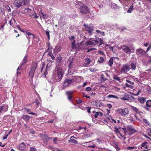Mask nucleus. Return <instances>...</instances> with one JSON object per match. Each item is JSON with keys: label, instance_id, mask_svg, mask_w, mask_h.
<instances>
[{"label": "nucleus", "instance_id": "obj_1", "mask_svg": "<svg viewBox=\"0 0 151 151\" xmlns=\"http://www.w3.org/2000/svg\"><path fill=\"white\" fill-rule=\"evenodd\" d=\"M122 129L124 131V135L126 134V133L127 132L129 134H132L136 132V130L131 125H129L127 126L126 127L122 128Z\"/></svg>", "mask_w": 151, "mask_h": 151}, {"label": "nucleus", "instance_id": "obj_2", "mask_svg": "<svg viewBox=\"0 0 151 151\" xmlns=\"http://www.w3.org/2000/svg\"><path fill=\"white\" fill-rule=\"evenodd\" d=\"M117 112L122 116H127L129 113V110L128 108L119 109L117 110Z\"/></svg>", "mask_w": 151, "mask_h": 151}, {"label": "nucleus", "instance_id": "obj_3", "mask_svg": "<svg viewBox=\"0 0 151 151\" xmlns=\"http://www.w3.org/2000/svg\"><path fill=\"white\" fill-rule=\"evenodd\" d=\"M55 69L57 72L58 78L60 79V81L61 79V78L63 76V71L62 68L59 66L56 67Z\"/></svg>", "mask_w": 151, "mask_h": 151}, {"label": "nucleus", "instance_id": "obj_4", "mask_svg": "<svg viewBox=\"0 0 151 151\" xmlns=\"http://www.w3.org/2000/svg\"><path fill=\"white\" fill-rule=\"evenodd\" d=\"M130 67L129 65L125 64L123 65L121 68V72L122 73H126L129 70Z\"/></svg>", "mask_w": 151, "mask_h": 151}, {"label": "nucleus", "instance_id": "obj_5", "mask_svg": "<svg viewBox=\"0 0 151 151\" xmlns=\"http://www.w3.org/2000/svg\"><path fill=\"white\" fill-rule=\"evenodd\" d=\"M79 10L81 13L84 14L88 13L89 11L88 8L83 4H82L80 6Z\"/></svg>", "mask_w": 151, "mask_h": 151}, {"label": "nucleus", "instance_id": "obj_6", "mask_svg": "<svg viewBox=\"0 0 151 151\" xmlns=\"http://www.w3.org/2000/svg\"><path fill=\"white\" fill-rule=\"evenodd\" d=\"M114 129L113 130V131L115 134H116L117 135L119 134H120V136L121 137L124 138V139H126V137L124 136V135H123L122 134L121 131H120V129H121V128L120 127L117 128L116 127H114Z\"/></svg>", "mask_w": 151, "mask_h": 151}, {"label": "nucleus", "instance_id": "obj_7", "mask_svg": "<svg viewBox=\"0 0 151 151\" xmlns=\"http://www.w3.org/2000/svg\"><path fill=\"white\" fill-rule=\"evenodd\" d=\"M95 140H93L88 142H86L83 143V144H85L86 146H88V147L94 148L96 146L94 142Z\"/></svg>", "mask_w": 151, "mask_h": 151}, {"label": "nucleus", "instance_id": "obj_8", "mask_svg": "<svg viewBox=\"0 0 151 151\" xmlns=\"http://www.w3.org/2000/svg\"><path fill=\"white\" fill-rule=\"evenodd\" d=\"M8 105H3L0 106V115L2 114L7 111L8 110Z\"/></svg>", "mask_w": 151, "mask_h": 151}, {"label": "nucleus", "instance_id": "obj_9", "mask_svg": "<svg viewBox=\"0 0 151 151\" xmlns=\"http://www.w3.org/2000/svg\"><path fill=\"white\" fill-rule=\"evenodd\" d=\"M14 6L17 8H19L23 6L21 0H15L13 3Z\"/></svg>", "mask_w": 151, "mask_h": 151}, {"label": "nucleus", "instance_id": "obj_10", "mask_svg": "<svg viewBox=\"0 0 151 151\" xmlns=\"http://www.w3.org/2000/svg\"><path fill=\"white\" fill-rule=\"evenodd\" d=\"M25 34L26 35V37L29 40H29L30 39H34L35 37L34 35L30 32L28 31L24 32Z\"/></svg>", "mask_w": 151, "mask_h": 151}, {"label": "nucleus", "instance_id": "obj_11", "mask_svg": "<svg viewBox=\"0 0 151 151\" xmlns=\"http://www.w3.org/2000/svg\"><path fill=\"white\" fill-rule=\"evenodd\" d=\"M122 49L123 51L127 54H129L131 52V50L130 47L126 45H123L122 46Z\"/></svg>", "mask_w": 151, "mask_h": 151}, {"label": "nucleus", "instance_id": "obj_12", "mask_svg": "<svg viewBox=\"0 0 151 151\" xmlns=\"http://www.w3.org/2000/svg\"><path fill=\"white\" fill-rule=\"evenodd\" d=\"M84 26L86 28V30L90 34H92L93 30V27L88 26L87 24H84Z\"/></svg>", "mask_w": 151, "mask_h": 151}, {"label": "nucleus", "instance_id": "obj_13", "mask_svg": "<svg viewBox=\"0 0 151 151\" xmlns=\"http://www.w3.org/2000/svg\"><path fill=\"white\" fill-rule=\"evenodd\" d=\"M91 104L97 107H100L103 106V104L100 101H94L91 102Z\"/></svg>", "mask_w": 151, "mask_h": 151}, {"label": "nucleus", "instance_id": "obj_14", "mask_svg": "<svg viewBox=\"0 0 151 151\" xmlns=\"http://www.w3.org/2000/svg\"><path fill=\"white\" fill-rule=\"evenodd\" d=\"M119 58L116 57H112L109 60L108 64L109 66L111 67L112 66L113 61L115 60H118Z\"/></svg>", "mask_w": 151, "mask_h": 151}, {"label": "nucleus", "instance_id": "obj_15", "mask_svg": "<svg viewBox=\"0 0 151 151\" xmlns=\"http://www.w3.org/2000/svg\"><path fill=\"white\" fill-rule=\"evenodd\" d=\"M72 82V80L68 79H66L63 82V85L64 86H67L71 84Z\"/></svg>", "mask_w": 151, "mask_h": 151}, {"label": "nucleus", "instance_id": "obj_16", "mask_svg": "<svg viewBox=\"0 0 151 151\" xmlns=\"http://www.w3.org/2000/svg\"><path fill=\"white\" fill-rule=\"evenodd\" d=\"M37 68V64L36 63H33L32 66L31 70L30 72V74H34L35 70Z\"/></svg>", "mask_w": 151, "mask_h": 151}, {"label": "nucleus", "instance_id": "obj_17", "mask_svg": "<svg viewBox=\"0 0 151 151\" xmlns=\"http://www.w3.org/2000/svg\"><path fill=\"white\" fill-rule=\"evenodd\" d=\"M97 42L96 41V40H87L86 41V45H96Z\"/></svg>", "mask_w": 151, "mask_h": 151}, {"label": "nucleus", "instance_id": "obj_18", "mask_svg": "<svg viewBox=\"0 0 151 151\" xmlns=\"http://www.w3.org/2000/svg\"><path fill=\"white\" fill-rule=\"evenodd\" d=\"M73 59L72 58L69 59L67 63L68 64V67L69 68H73Z\"/></svg>", "mask_w": 151, "mask_h": 151}, {"label": "nucleus", "instance_id": "obj_19", "mask_svg": "<svg viewBox=\"0 0 151 151\" xmlns=\"http://www.w3.org/2000/svg\"><path fill=\"white\" fill-rule=\"evenodd\" d=\"M40 18L43 17L44 19H46L49 18V16L48 14L43 13L42 12L40 14Z\"/></svg>", "mask_w": 151, "mask_h": 151}, {"label": "nucleus", "instance_id": "obj_20", "mask_svg": "<svg viewBox=\"0 0 151 151\" xmlns=\"http://www.w3.org/2000/svg\"><path fill=\"white\" fill-rule=\"evenodd\" d=\"M30 116L27 115H22L21 116V118L24 119L26 122H28L30 119Z\"/></svg>", "mask_w": 151, "mask_h": 151}, {"label": "nucleus", "instance_id": "obj_21", "mask_svg": "<svg viewBox=\"0 0 151 151\" xmlns=\"http://www.w3.org/2000/svg\"><path fill=\"white\" fill-rule=\"evenodd\" d=\"M136 53L137 55H142L145 53V51L142 49H139L137 50L136 51Z\"/></svg>", "mask_w": 151, "mask_h": 151}, {"label": "nucleus", "instance_id": "obj_22", "mask_svg": "<svg viewBox=\"0 0 151 151\" xmlns=\"http://www.w3.org/2000/svg\"><path fill=\"white\" fill-rule=\"evenodd\" d=\"M25 145L24 143L23 142L19 145L18 147V148L19 150H24L25 148Z\"/></svg>", "mask_w": 151, "mask_h": 151}, {"label": "nucleus", "instance_id": "obj_23", "mask_svg": "<svg viewBox=\"0 0 151 151\" xmlns=\"http://www.w3.org/2000/svg\"><path fill=\"white\" fill-rule=\"evenodd\" d=\"M41 137H42L43 140L45 142H47L49 140V137L45 135L41 134Z\"/></svg>", "mask_w": 151, "mask_h": 151}, {"label": "nucleus", "instance_id": "obj_24", "mask_svg": "<svg viewBox=\"0 0 151 151\" xmlns=\"http://www.w3.org/2000/svg\"><path fill=\"white\" fill-rule=\"evenodd\" d=\"M61 50V48L60 45H57L55 47V49H54V52L58 53Z\"/></svg>", "mask_w": 151, "mask_h": 151}, {"label": "nucleus", "instance_id": "obj_25", "mask_svg": "<svg viewBox=\"0 0 151 151\" xmlns=\"http://www.w3.org/2000/svg\"><path fill=\"white\" fill-rule=\"evenodd\" d=\"M62 59V58L60 56H59L58 57H57L56 59V64L58 65H59Z\"/></svg>", "mask_w": 151, "mask_h": 151}, {"label": "nucleus", "instance_id": "obj_26", "mask_svg": "<svg viewBox=\"0 0 151 151\" xmlns=\"http://www.w3.org/2000/svg\"><path fill=\"white\" fill-rule=\"evenodd\" d=\"M73 93L72 92L68 91L66 92V94L68 96V99L70 101H71L72 98L71 95Z\"/></svg>", "mask_w": 151, "mask_h": 151}, {"label": "nucleus", "instance_id": "obj_27", "mask_svg": "<svg viewBox=\"0 0 151 151\" xmlns=\"http://www.w3.org/2000/svg\"><path fill=\"white\" fill-rule=\"evenodd\" d=\"M91 62L90 59L88 58H86L85 60L84 65L86 66L87 65H89Z\"/></svg>", "mask_w": 151, "mask_h": 151}, {"label": "nucleus", "instance_id": "obj_28", "mask_svg": "<svg viewBox=\"0 0 151 151\" xmlns=\"http://www.w3.org/2000/svg\"><path fill=\"white\" fill-rule=\"evenodd\" d=\"M60 23L61 25L63 26L65 25L66 22L64 19H63V18H61L60 20Z\"/></svg>", "mask_w": 151, "mask_h": 151}, {"label": "nucleus", "instance_id": "obj_29", "mask_svg": "<svg viewBox=\"0 0 151 151\" xmlns=\"http://www.w3.org/2000/svg\"><path fill=\"white\" fill-rule=\"evenodd\" d=\"M129 96H130L127 94L125 93L124 94V96L122 97L121 99L124 100H127L129 99Z\"/></svg>", "mask_w": 151, "mask_h": 151}, {"label": "nucleus", "instance_id": "obj_30", "mask_svg": "<svg viewBox=\"0 0 151 151\" xmlns=\"http://www.w3.org/2000/svg\"><path fill=\"white\" fill-rule=\"evenodd\" d=\"M27 56H26L22 60V63L21 65V67L22 66V65H23L24 64H25L27 62Z\"/></svg>", "mask_w": 151, "mask_h": 151}, {"label": "nucleus", "instance_id": "obj_31", "mask_svg": "<svg viewBox=\"0 0 151 151\" xmlns=\"http://www.w3.org/2000/svg\"><path fill=\"white\" fill-rule=\"evenodd\" d=\"M48 64H47V65L46 67V69H45V70L44 71V74H42V77H43V78H45L46 77V75L47 74V68H48Z\"/></svg>", "mask_w": 151, "mask_h": 151}, {"label": "nucleus", "instance_id": "obj_32", "mask_svg": "<svg viewBox=\"0 0 151 151\" xmlns=\"http://www.w3.org/2000/svg\"><path fill=\"white\" fill-rule=\"evenodd\" d=\"M97 42L96 45L99 44V45H101L103 43V40L101 38L99 39L98 40H96Z\"/></svg>", "mask_w": 151, "mask_h": 151}, {"label": "nucleus", "instance_id": "obj_33", "mask_svg": "<svg viewBox=\"0 0 151 151\" xmlns=\"http://www.w3.org/2000/svg\"><path fill=\"white\" fill-rule=\"evenodd\" d=\"M146 100V98L144 97L140 98L139 99V101L141 104H144Z\"/></svg>", "mask_w": 151, "mask_h": 151}, {"label": "nucleus", "instance_id": "obj_34", "mask_svg": "<svg viewBox=\"0 0 151 151\" xmlns=\"http://www.w3.org/2000/svg\"><path fill=\"white\" fill-rule=\"evenodd\" d=\"M69 142H71L73 143L74 144H78V142L76 140L74 139H70L68 141Z\"/></svg>", "mask_w": 151, "mask_h": 151}, {"label": "nucleus", "instance_id": "obj_35", "mask_svg": "<svg viewBox=\"0 0 151 151\" xmlns=\"http://www.w3.org/2000/svg\"><path fill=\"white\" fill-rule=\"evenodd\" d=\"M24 109H25V111L29 114H32L33 115H34L35 114V113L31 112V110L30 109H27L26 108H25Z\"/></svg>", "mask_w": 151, "mask_h": 151}, {"label": "nucleus", "instance_id": "obj_36", "mask_svg": "<svg viewBox=\"0 0 151 151\" xmlns=\"http://www.w3.org/2000/svg\"><path fill=\"white\" fill-rule=\"evenodd\" d=\"M131 108L136 113H139V110L136 107L133 106H131Z\"/></svg>", "mask_w": 151, "mask_h": 151}, {"label": "nucleus", "instance_id": "obj_37", "mask_svg": "<svg viewBox=\"0 0 151 151\" xmlns=\"http://www.w3.org/2000/svg\"><path fill=\"white\" fill-rule=\"evenodd\" d=\"M146 105L147 107H151V100H148L146 103Z\"/></svg>", "mask_w": 151, "mask_h": 151}, {"label": "nucleus", "instance_id": "obj_38", "mask_svg": "<svg viewBox=\"0 0 151 151\" xmlns=\"http://www.w3.org/2000/svg\"><path fill=\"white\" fill-rule=\"evenodd\" d=\"M23 5L28 4L29 2V0H21Z\"/></svg>", "mask_w": 151, "mask_h": 151}, {"label": "nucleus", "instance_id": "obj_39", "mask_svg": "<svg viewBox=\"0 0 151 151\" xmlns=\"http://www.w3.org/2000/svg\"><path fill=\"white\" fill-rule=\"evenodd\" d=\"M102 114L101 112H97L96 114H94V117L95 118H96L98 117V116H102Z\"/></svg>", "mask_w": 151, "mask_h": 151}, {"label": "nucleus", "instance_id": "obj_40", "mask_svg": "<svg viewBox=\"0 0 151 151\" xmlns=\"http://www.w3.org/2000/svg\"><path fill=\"white\" fill-rule=\"evenodd\" d=\"M131 69L133 70H136L137 68L135 64L134 63H131Z\"/></svg>", "mask_w": 151, "mask_h": 151}, {"label": "nucleus", "instance_id": "obj_41", "mask_svg": "<svg viewBox=\"0 0 151 151\" xmlns=\"http://www.w3.org/2000/svg\"><path fill=\"white\" fill-rule=\"evenodd\" d=\"M100 80L101 81L103 82L106 81L107 80V79L105 78L103 74H102L100 78Z\"/></svg>", "mask_w": 151, "mask_h": 151}, {"label": "nucleus", "instance_id": "obj_42", "mask_svg": "<svg viewBox=\"0 0 151 151\" xmlns=\"http://www.w3.org/2000/svg\"><path fill=\"white\" fill-rule=\"evenodd\" d=\"M147 144V142H143L142 144V147H141V148H142V147H144L145 149H148L147 146L146 144Z\"/></svg>", "mask_w": 151, "mask_h": 151}, {"label": "nucleus", "instance_id": "obj_43", "mask_svg": "<svg viewBox=\"0 0 151 151\" xmlns=\"http://www.w3.org/2000/svg\"><path fill=\"white\" fill-rule=\"evenodd\" d=\"M142 122L149 126L151 125V124L149 123V122L147 119H142Z\"/></svg>", "mask_w": 151, "mask_h": 151}, {"label": "nucleus", "instance_id": "obj_44", "mask_svg": "<svg viewBox=\"0 0 151 151\" xmlns=\"http://www.w3.org/2000/svg\"><path fill=\"white\" fill-rule=\"evenodd\" d=\"M114 78L115 80L119 81L120 82L121 79L119 77H118L116 75H115L114 76Z\"/></svg>", "mask_w": 151, "mask_h": 151}, {"label": "nucleus", "instance_id": "obj_45", "mask_svg": "<svg viewBox=\"0 0 151 151\" xmlns=\"http://www.w3.org/2000/svg\"><path fill=\"white\" fill-rule=\"evenodd\" d=\"M48 55L51 57V58L53 60H55V58L51 52H49L48 53Z\"/></svg>", "mask_w": 151, "mask_h": 151}, {"label": "nucleus", "instance_id": "obj_46", "mask_svg": "<svg viewBox=\"0 0 151 151\" xmlns=\"http://www.w3.org/2000/svg\"><path fill=\"white\" fill-rule=\"evenodd\" d=\"M133 9V6H130V8H129L128 10L127 11V12L128 13H131L132 12V11Z\"/></svg>", "mask_w": 151, "mask_h": 151}, {"label": "nucleus", "instance_id": "obj_47", "mask_svg": "<svg viewBox=\"0 0 151 151\" xmlns=\"http://www.w3.org/2000/svg\"><path fill=\"white\" fill-rule=\"evenodd\" d=\"M96 140V142H98L99 144H102L104 142L103 140H101L99 139H97Z\"/></svg>", "mask_w": 151, "mask_h": 151}, {"label": "nucleus", "instance_id": "obj_48", "mask_svg": "<svg viewBox=\"0 0 151 151\" xmlns=\"http://www.w3.org/2000/svg\"><path fill=\"white\" fill-rule=\"evenodd\" d=\"M49 32H50V31L49 30L47 29H46L45 31V32L47 35V37L48 38V39L49 40L50 39V34H49Z\"/></svg>", "mask_w": 151, "mask_h": 151}, {"label": "nucleus", "instance_id": "obj_49", "mask_svg": "<svg viewBox=\"0 0 151 151\" xmlns=\"http://www.w3.org/2000/svg\"><path fill=\"white\" fill-rule=\"evenodd\" d=\"M104 60V58L102 57H100V59L98 60V61L100 63L103 62Z\"/></svg>", "mask_w": 151, "mask_h": 151}, {"label": "nucleus", "instance_id": "obj_50", "mask_svg": "<svg viewBox=\"0 0 151 151\" xmlns=\"http://www.w3.org/2000/svg\"><path fill=\"white\" fill-rule=\"evenodd\" d=\"M108 97L109 98H118V97L116 96L113 95H109L108 96Z\"/></svg>", "mask_w": 151, "mask_h": 151}, {"label": "nucleus", "instance_id": "obj_51", "mask_svg": "<svg viewBox=\"0 0 151 151\" xmlns=\"http://www.w3.org/2000/svg\"><path fill=\"white\" fill-rule=\"evenodd\" d=\"M111 7L114 9H116L117 8L116 5L114 3L112 4Z\"/></svg>", "mask_w": 151, "mask_h": 151}, {"label": "nucleus", "instance_id": "obj_52", "mask_svg": "<svg viewBox=\"0 0 151 151\" xmlns=\"http://www.w3.org/2000/svg\"><path fill=\"white\" fill-rule=\"evenodd\" d=\"M148 135L151 138V128H149L148 130Z\"/></svg>", "mask_w": 151, "mask_h": 151}, {"label": "nucleus", "instance_id": "obj_53", "mask_svg": "<svg viewBox=\"0 0 151 151\" xmlns=\"http://www.w3.org/2000/svg\"><path fill=\"white\" fill-rule=\"evenodd\" d=\"M125 86L127 87H129L131 88H132L133 87V86L131 85H129L127 83H126L125 84Z\"/></svg>", "mask_w": 151, "mask_h": 151}, {"label": "nucleus", "instance_id": "obj_54", "mask_svg": "<svg viewBox=\"0 0 151 151\" xmlns=\"http://www.w3.org/2000/svg\"><path fill=\"white\" fill-rule=\"evenodd\" d=\"M126 81L131 85H133L134 84V83L133 82H132L131 81L128 80H126Z\"/></svg>", "mask_w": 151, "mask_h": 151}, {"label": "nucleus", "instance_id": "obj_55", "mask_svg": "<svg viewBox=\"0 0 151 151\" xmlns=\"http://www.w3.org/2000/svg\"><path fill=\"white\" fill-rule=\"evenodd\" d=\"M90 70L91 72H95L98 71V70L95 69V68H91L89 69Z\"/></svg>", "mask_w": 151, "mask_h": 151}, {"label": "nucleus", "instance_id": "obj_56", "mask_svg": "<svg viewBox=\"0 0 151 151\" xmlns=\"http://www.w3.org/2000/svg\"><path fill=\"white\" fill-rule=\"evenodd\" d=\"M82 94H83V97H86L87 98H90V96H88V95H86L85 94V93H82Z\"/></svg>", "mask_w": 151, "mask_h": 151}, {"label": "nucleus", "instance_id": "obj_57", "mask_svg": "<svg viewBox=\"0 0 151 151\" xmlns=\"http://www.w3.org/2000/svg\"><path fill=\"white\" fill-rule=\"evenodd\" d=\"M147 91L148 93H151V88H150V87L147 88Z\"/></svg>", "mask_w": 151, "mask_h": 151}, {"label": "nucleus", "instance_id": "obj_58", "mask_svg": "<svg viewBox=\"0 0 151 151\" xmlns=\"http://www.w3.org/2000/svg\"><path fill=\"white\" fill-rule=\"evenodd\" d=\"M128 149L131 150L132 149H136L137 148V147L136 146L135 147H129L127 148Z\"/></svg>", "mask_w": 151, "mask_h": 151}, {"label": "nucleus", "instance_id": "obj_59", "mask_svg": "<svg viewBox=\"0 0 151 151\" xmlns=\"http://www.w3.org/2000/svg\"><path fill=\"white\" fill-rule=\"evenodd\" d=\"M29 150L30 151H36V148L33 147H31Z\"/></svg>", "mask_w": 151, "mask_h": 151}, {"label": "nucleus", "instance_id": "obj_60", "mask_svg": "<svg viewBox=\"0 0 151 151\" xmlns=\"http://www.w3.org/2000/svg\"><path fill=\"white\" fill-rule=\"evenodd\" d=\"M86 109L87 111V112L88 113H91V111H90L91 108L90 107H86Z\"/></svg>", "mask_w": 151, "mask_h": 151}, {"label": "nucleus", "instance_id": "obj_61", "mask_svg": "<svg viewBox=\"0 0 151 151\" xmlns=\"http://www.w3.org/2000/svg\"><path fill=\"white\" fill-rule=\"evenodd\" d=\"M99 53L101 55H103L104 56H105V55L104 54V52L101 51H99Z\"/></svg>", "mask_w": 151, "mask_h": 151}, {"label": "nucleus", "instance_id": "obj_62", "mask_svg": "<svg viewBox=\"0 0 151 151\" xmlns=\"http://www.w3.org/2000/svg\"><path fill=\"white\" fill-rule=\"evenodd\" d=\"M150 64H151V58H150V59L149 60H148V61L146 63V64L147 65Z\"/></svg>", "mask_w": 151, "mask_h": 151}, {"label": "nucleus", "instance_id": "obj_63", "mask_svg": "<svg viewBox=\"0 0 151 151\" xmlns=\"http://www.w3.org/2000/svg\"><path fill=\"white\" fill-rule=\"evenodd\" d=\"M36 103V104L37 105V107L39 106V105L40 104V102L38 101V100H36V101L35 102Z\"/></svg>", "mask_w": 151, "mask_h": 151}, {"label": "nucleus", "instance_id": "obj_64", "mask_svg": "<svg viewBox=\"0 0 151 151\" xmlns=\"http://www.w3.org/2000/svg\"><path fill=\"white\" fill-rule=\"evenodd\" d=\"M107 106L110 109L112 108V105L111 104H107Z\"/></svg>", "mask_w": 151, "mask_h": 151}]
</instances>
